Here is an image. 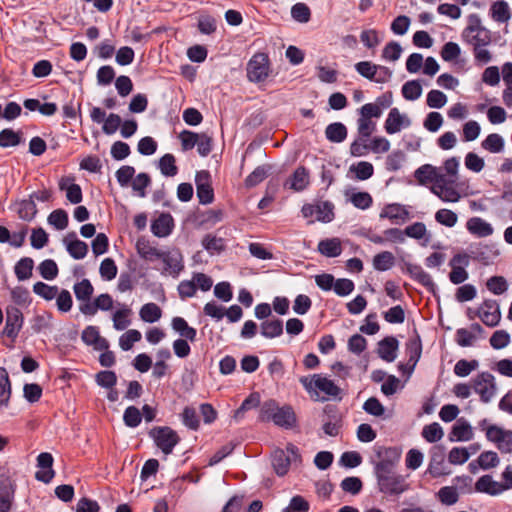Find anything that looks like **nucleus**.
Returning a JSON list of instances; mask_svg holds the SVG:
<instances>
[{
    "label": "nucleus",
    "instance_id": "obj_25",
    "mask_svg": "<svg viewBox=\"0 0 512 512\" xmlns=\"http://www.w3.org/2000/svg\"><path fill=\"white\" fill-rule=\"evenodd\" d=\"M347 128L341 122L329 124L325 129V136L332 143H341L347 138Z\"/></svg>",
    "mask_w": 512,
    "mask_h": 512
},
{
    "label": "nucleus",
    "instance_id": "obj_54",
    "mask_svg": "<svg viewBox=\"0 0 512 512\" xmlns=\"http://www.w3.org/2000/svg\"><path fill=\"white\" fill-rule=\"evenodd\" d=\"M38 270L40 275L46 280H53L58 275V266L52 259L42 261L38 266Z\"/></svg>",
    "mask_w": 512,
    "mask_h": 512
},
{
    "label": "nucleus",
    "instance_id": "obj_3",
    "mask_svg": "<svg viewBox=\"0 0 512 512\" xmlns=\"http://www.w3.org/2000/svg\"><path fill=\"white\" fill-rule=\"evenodd\" d=\"M148 435L165 455L171 454L180 442L178 433L169 426L153 427Z\"/></svg>",
    "mask_w": 512,
    "mask_h": 512
},
{
    "label": "nucleus",
    "instance_id": "obj_61",
    "mask_svg": "<svg viewBox=\"0 0 512 512\" xmlns=\"http://www.w3.org/2000/svg\"><path fill=\"white\" fill-rule=\"evenodd\" d=\"M435 220L446 227H453L458 221V216L449 209H440L435 213Z\"/></svg>",
    "mask_w": 512,
    "mask_h": 512
},
{
    "label": "nucleus",
    "instance_id": "obj_57",
    "mask_svg": "<svg viewBox=\"0 0 512 512\" xmlns=\"http://www.w3.org/2000/svg\"><path fill=\"white\" fill-rule=\"evenodd\" d=\"M291 16L299 23H307L311 18V11L305 3L299 2L292 6Z\"/></svg>",
    "mask_w": 512,
    "mask_h": 512
},
{
    "label": "nucleus",
    "instance_id": "obj_6",
    "mask_svg": "<svg viewBox=\"0 0 512 512\" xmlns=\"http://www.w3.org/2000/svg\"><path fill=\"white\" fill-rule=\"evenodd\" d=\"M472 387L483 403H489L497 392L495 377L489 372H482L475 376L472 379Z\"/></svg>",
    "mask_w": 512,
    "mask_h": 512
},
{
    "label": "nucleus",
    "instance_id": "obj_49",
    "mask_svg": "<svg viewBox=\"0 0 512 512\" xmlns=\"http://www.w3.org/2000/svg\"><path fill=\"white\" fill-rule=\"evenodd\" d=\"M21 142V133L15 132L10 128L3 129L0 132V146L14 147L17 146Z\"/></svg>",
    "mask_w": 512,
    "mask_h": 512
},
{
    "label": "nucleus",
    "instance_id": "obj_28",
    "mask_svg": "<svg viewBox=\"0 0 512 512\" xmlns=\"http://www.w3.org/2000/svg\"><path fill=\"white\" fill-rule=\"evenodd\" d=\"M318 251L327 257H337L342 252L341 243L337 238L322 240L318 244Z\"/></svg>",
    "mask_w": 512,
    "mask_h": 512
},
{
    "label": "nucleus",
    "instance_id": "obj_27",
    "mask_svg": "<svg viewBox=\"0 0 512 512\" xmlns=\"http://www.w3.org/2000/svg\"><path fill=\"white\" fill-rule=\"evenodd\" d=\"M172 328L178 332L183 338L194 342L196 340L197 331L195 328L190 327L187 321L182 317H174L172 319Z\"/></svg>",
    "mask_w": 512,
    "mask_h": 512
},
{
    "label": "nucleus",
    "instance_id": "obj_21",
    "mask_svg": "<svg viewBox=\"0 0 512 512\" xmlns=\"http://www.w3.org/2000/svg\"><path fill=\"white\" fill-rule=\"evenodd\" d=\"M173 228V218L168 213H162L151 224V231L157 237L168 236Z\"/></svg>",
    "mask_w": 512,
    "mask_h": 512
},
{
    "label": "nucleus",
    "instance_id": "obj_7",
    "mask_svg": "<svg viewBox=\"0 0 512 512\" xmlns=\"http://www.w3.org/2000/svg\"><path fill=\"white\" fill-rule=\"evenodd\" d=\"M269 57L265 53H256L247 64L249 81L259 83L269 76Z\"/></svg>",
    "mask_w": 512,
    "mask_h": 512
},
{
    "label": "nucleus",
    "instance_id": "obj_41",
    "mask_svg": "<svg viewBox=\"0 0 512 512\" xmlns=\"http://www.w3.org/2000/svg\"><path fill=\"white\" fill-rule=\"evenodd\" d=\"M59 189L62 191H66V198L72 204H78L82 201L83 195L81 187L76 183H71L70 185H66L64 180L62 179L59 183Z\"/></svg>",
    "mask_w": 512,
    "mask_h": 512
},
{
    "label": "nucleus",
    "instance_id": "obj_36",
    "mask_svg": "<svg viewBox=\"0 0 512 512\" xmlns=\"http://www.w3.org/2000/svg\"><path fill=\"white\" fill-rule=\"evenodd\" d=\"M202 245L210 254H219L226 248L225 240L212 234L204 236Z\"/></svg>",
    "mask_w": 512,
    "mask_h": 512
},
{
    "label": "nucleus",
    "instance_id": "obj_24",
    "mask_svg": "<svg viewBox=\"0 0 512 512\" xmlns=\"http://www.w3.org/2000/svg\"><path fill=\"white\" fill-rule=\"evenodd\" d=\"M406 349L409 356L407 365L410 366V369H414L422 352V343L418 334L408 340Z\"/></svg>",
    "mask_w": 512,
    "mask_h": 512
},
{
    "label": "nucleus",
    "instance_id": "obj_16",
    "mask_svg": "<svg viewBox=\"0 0 512 512\" xmlns=\"http://www.w3.org/2000/svg\"><path fill=\"white\" fill-rule=\"evenodd\" d=\"M414 176L420 184L433 183L436 185L443 180L445 175L441 174L436 167L425 164L415 171Z\"/></svg>",
    "mask_w": 512,
    "mask_h": 512
},
{
    "label": "nucleus",
    "instance_id": "obj_5",
    "mask_svg": "<svg viewBox=\"0 0 512 512\" xmlns=\"http://www.w3.org/2000/svg\"><path fill=\"white\" fill-rule=\"evenodd\" d=\"M300 382L309 393L319 390L330 397H337L341 393V389L332 380L320 374H314L311 378L302 377Z\"/></svg>",
    "mask_w": 512,
    "mask_h": 512
},
{
    "label": "nucleus",
    "instance_id": "obj_38",
    "mask_svg": "<svg viewBox=\"0 0 512 512\" xmlns=\"http://www.w3.org/2000/svg\"><path fill=\"white\" fill-rule=\"evenodd\" d=\"M395 263V257L392 252L383 251L373 258V266L378 271L389 270Z\"/></svg>",
    "mask_w": 512,
    "mask_h": 512
},
{
    "label": "nucleus",
    "instance_id": "obj_12",
    "mask_svg": "<svg viewBox=\"0 0 512 512\" xmlns=\"http://www.w3.org/2000/svg\"><path fill=\"white\" fill-rule=\"evenodd\" d=\"M453 183H455V179L447 180L446 176H444L441 182L433 185L432 192L442 201L457 202L460 199V194L451 186Z\"/></svg>",
    "mask_w": 512,
    "mask_h": 512
},
{
    "label": "nucleus",
    "instance_id": "obj_47",
    "mask_svg": "<svg viewBox=\"0 0 512 512\" xmlns=\"http://www.w3.org/2000/svg\"><path fill=\"white\" fill-rule=\"evenodd\" d=\"M48 223L57 230H64L68 226V214L63 209H56L48 216Z\"/></svg>",
    "mask_w": 512,
    "mask_h": 512
},
{
    "label": "nucleus",
    "instance_id": "obj_45",
    "mask_svg": "<svg viewBox=\"0 0 512 512\" xmlns=\"http://www.w3.org/2000/svg\"><path fill=\"white\" fill-rule=\"evenodd\" d=\"M334 205L329 201H323L316 204V217L321 222H331L334 219Z\"/></svg>",
    "mask_w": 512,
    "mask_h": 512
},
{
    "label": "nucleus",
    "instance_id": "obj_46",
    "mask_svg": "<svg viewBox=\"0 0 512 512\" xmlns=\"http://www.w3.org/2000/svg\"><path fill=\"white\" fill-rule=\"evenodd\" d=\"M443 461L444 448L442 446L433 447L431 461L429 465V470L433 475L439 476L442 474L440 466L442 465Z\"/></svg>",
    "mask_w": 512,
    "mask_h": 512
},
{
    "label": "nucleus",
    "instance_id": "obj_34",
    "mask_svg": "<svg viewBox=\"0 0 512 512\" xmlns=\"http://www.w3.org/2000/svg\"><path fill=\"white\" fill-rule=\"evenodd\" d=\"M131 314L132 310L127 306L115 311L112 316L113 327L118 331L125 330L131 324L129 319Z\"/></svg>",
    "mask_w": 512,
    "mask_h": 512
},
{
    "label": "nucleus",
    "instance_id": "obj_62",
    "mask_svg": "<svg viewBox=\"0 0 512 512\" xmlns=\"http://www.w3.org/2000/svg\"><path fill=\"white\" fill-rule=\"evenodd\" d=\"M478 365L479 363L477 360L468 361L465 359H461L455 364L454 373L459 377H466L472 371L476 370L478 368Z\"/></svg>",
    "mask_w": 512,
    "mask_h": 512
},
{
    "label": "nucleus",
    "instance_id": "obj_58",
    "mask_svg": "<svg viewBox=\"0 0 512 512\" xmlns=\"http://www.w3.org/2000/svg\"><path fill=\"white\" fill-rule=\"evenodd\" d=\"M487 289L495 295H501L508 289V283L503 276H492L487 280Z\"/></svg>",
    "mask_w": 512,
    "mask_h": 512
},
{
    "label": "nucleus",
    "instance_id": "obj_60",
    "mask_svg": "<svg viewBox=\"0 0 512 512\" xmlns=\"http://www.w3.org/2000/svg\"><path fill=\"white\" fill-rule=\"evenodd\" d=\"M142 420V415L140 410L135 406H129L125 409L123 415V421L126 426L130 428L137 427Z\"/></svg>",
    "mask_w": 512,
    "mask_h": 512
},
{
    "label": "nucleus",
    "instance_id": "obj_13",
    "mask_svg": "<svg viewBox=\"0 0 512 512\" xmlns=\"http://www.w3.org/2000/svg\"><path fill=\"white\" fill-rule=\"evenodd\" d=\"M37 465L42 470L36 472L35 478L44 483H49L54 477V470L52 469V455L48 452L40 453L37 457Z\"/></svg>",
    "mask_w": 512,
    "mask_h": 512
},
{
    "label": "nucleus",
    "instance_id": "obj_9",
    "mask_svg": "<svg viewBox=\"0 0 512 512\" xmlns=\"http://www.w3.org/2000/svg\"><path fill=\"white\" fill-rule=\"evenodd\" d=\"M197 197L201 204H210L214 200V192L211 187L210 173L206 170L198 171L195 176Z\"/></svg>",
    "mask_w": 512,
    "mask_h": 512
},
{
    "label": "nucleus",
    "instance_id": "obj_50",
    "mask_svg": "<svg viewBox=\"0 0 512 512\" xmlns=\"http://www.w3.org/2000/svg\"><path fill=\"white\" fill-rule=\"evenodd\" d=\"M421 434L427 442L434 443L443 437V429L439 423L434 422L424 426Z\"/></svg>",
    "mask_w": 512,
    "mask_h": 512
},
{
    "label": "nucleus",
    "instance_id": "obj_63",
    "mask_svg": "<svg viewBox=\"0 0 512 512\" xmlns=\"http://www.w3.org/2000/svg\"><path fill=\"white\" fill-rule=\"evenodd\" d=\"M117 271V266L112 258H105L100 264V275L107 281L114 279L117 275Z\"/></svg>",
    "mask_w": 512,
    "mask_h": 512
},
{
    "label": "nucleus",
    "instance_id": "obj_32",
    "mask_svg": "<svg viewBox=\"0 0 512 512\" xmlns=\"http://www.w3.org/2000/svg\"><path fill=\"white\" fill-rule=\"evenodd\" d=\"M139 315L144 322L154 323L161 318L162 310L155 303H146L141 307Z\"/></svg>",
    "mask_w": 512,
    "mask_h": 512
},
{
    "label": "nucleus",
    "instance_id": "obj_4",
    "mask_svg": "<svg viewBox=\"0 0 512 512\" xmlns=\"http://www.w3.org/2000/svg\"><path fill=\"white\" fill-rule=\"evenodd\" d=\"M378 489L388 496H399L409 489L404 476L398 473H389L376 476Z\"/></svg>",
    "mask_w": 512,
    "mask_h": 512
},
{
    "label": "nucleus",
    "instance_id": "obj_15",
    "mask_svg": "<svg viewBox=\"0 0 512 512\" xmlns=\"http://www.w3.org/2000/svg\"><path fill=\"white\" fill-rule=\"evenodd\" d=\"M398 347V340L393 336H387L379 341L377 353L384 361L393 362L397 357Z\"/></svg>",
    "mask_w": 512,
    "mask_h": 512
},
{
    "label": "nucleus",
    "instance_id": "obj_17",
    "mask_svg": "<svg viewBox=\"0 0 512 512\" xmlns=\"http://www.w3.org/2000/svg\"><path fill=\"white\" fill-rule=\"evenodd\" d=\"M507 489L508 486L494 481L490 475L481 476L475 484V490L477 492L487 493L489 495H498Z\"/></svg>",
    "mask_w": 512,
    "mask_h": 512
},
{
    "label": "nucleus",
    "instance_id": "obj_44",
    "mask_svg": "<svg viewBox=\"0 0 512 512\" xmlns=\"http://www.w3.org/2000/svg\"><path fill=\"white\" fill-rule=\"evenodd\" d=\"M481 145L485 150L491 153H499L504 148V140L499 134L492 133L482 141Z\"/></svg>",
    "mask_w": 512,
    "mask_h": 512
},
{
    "label": "nucleus",
    "instance_id": "obj_18",
    "mask_svg": "<svg viewBox=\"0 0 512 512\" xmlns=\"http://www.w3.org/2000/svg\"><path fill=\"white\" fill-rule=\"evenodd\" d=\"M468 232L478 238L488 237L493 234L494 228L481 217H472L466 222Z\"/></svg>",
    "mask_w": 512,
    "mask_h": 512
},
{
    "label": "nucleus",
    "instance_id": "obj_64",
    "mask_svg": "<svg viewBox=\"0 0 512 512\" xmlns=\"http://www.w3.org/2000/svg\"><path fill=\"white\" fill-rule=\"evenodd\" d=\"M340 486L344 492L357 495L362 490L363 483L359 477L350 476L344 478Z\"/></svg>",
    "mask_w": 512,
    "mask_h": 512
},
{
    "label": "nucleus",
    "instance_id": "obj_43",
    "mask_svg": "<svg viewBox=\"0 0 512 512\" xmlns=\"http://www.w3.org/2000/svg\"><path fill=\"white\" fill-rule=\"evenodd\" d=\"M260 404V396L258 393L250 394L235 411L234 418L240 420L244 417L246 411L258 407Z\"/></svg>",
    "mask_w": 512,
    "mask_h": 512
},
{
    "label": "nucleus",
    "instance_id": "obj_56",
    "mask_svg": "<svg viewBox=\"0 0 512 512\" xmlns=\"http://www.w3.org/2000/svg\"><path fill=\"white\" fill-rule=\"evenodd\" d=\"M269 167L267 166H258L255 170L250 173L245 179L246 187H254L261 183L268 176Z\"/></svg>",
    "mask_w": 512,
    "mask_h": 512
},
{
    "label": "nucleus",
    "instance_id": "obj_37",
    "mask_svg": "<svg viewBox=\"0 0 512 512\" xmlns=\"http://www.w3.org/2000/svg\"><path fill=\"white\" fill-rule=\"evenodd\" d=\"M158 167L161 173L166 177H173L178 173L176 159L174 155L170 153H167L160 158Z\"/></svg>",
    "mask_w": 512,
    "mask_h": 512
},
{
    "label": "nucleus",
    "instance_id": "obj_59",
    "mask_svg": "<svg viewBox=\"0 0 512 512\" xmlns=\"http://www.w3.org/2000/svg\"><path fill=\"white\" fill-rule=\"evenodd\" d=\"M151 184L150 176L147 173H139L132 181V188L141 198L146 196V188Z\"/></svg>",
    "mask_w": 512,
    "mask_h": 512
},
{
    "label": "nucleus",
    "instance_id": "obj_29",
    "mask_svg": "<svg viewBox=\"0 0 512 512\" xmlns=\"http://www.w3.org/2000/svg\"><path fill=\"white\" fill-rule=\"evenodd\" d=\"M407 272L415 281H417L421 285L427 288H432L434 286V282L431 276L427 272H425L421 266L408 264Z\"/></svg>",
    "mask_w": 512,
    "mask_h": 512
},
{
    "label": "nucleus",
    "instance_id": "obj_51",
    "mask_svg": "<svg viewBox=\"0 0 512 512\" xmlns=\"http://www.w3.org/2000/svg\"><path fill=\"white\" fill-rule=\"evenodd\" d=\"M142 338L141 333L136 329H130L119 338V346L124 351H129L135 342L140 341Z\"/></svg>",
    "mask_w": 512,
    "mask_h": 512
},
{
    "label": "nucleus",
    "instance_id": "obj_39",
    "mask_svg": "<svg viewBox=\"0 0 512 512\" xmlns=\"http://www.w3.org/2000/svg\"><path fill=\"white\" fill-rule=\"evenodd\" d=\"M309 183L308 171L305 167H298L291 178V188L295 191H302Z\"/></svg>",
    "mask_w": 512,
    "mask_h": 512
},
{
    "label": "nucleus",
    "instance_id": "obj_52",
    "mask_svg": "<svg viewBox=\"0 0 512 512\" xmlns=\"http://www.w3.org/2000/svg\"><path fill=\"white\" fill-rule=\"evenodd\" d=\"M33 292L45 300L49 301L54 299L58 294V287L57 286H50L44 282H36L33 285Z\"/></svg>",
    "mask_w": 512,
    "mask_h": 512
},
{
    "label": "nucleus",
    "instance_id": "obj_26",
    "mask_svg": "<svg viewBox=\"0 0 512 512\" xmlns=\"http://www.w3.org/2000/svg\"><path fill=\"white\" fill-rule=\"evenodd\" d=\"M260 333L265 338H276L283 333V322L280 319L265 320L260 325Z\"/></svg>",
    "mask_w": 512,
    "mask_h": 512
},
{
    "label": "nucleus",
    "instance_id": "obj_10",
    "mask_svg": "<svg viewBox=\"0 0 512 512\" xmlns=\"http://www.w3.org/2000/svg\"><path fill=\"white\" fill-rule=\"evenodd\" d=\"M23 325V314L17 307L10 306L6 310V322L3 334L15 340Z\"/></svg>",
    "mask_w": 512,
    "mask_h": 512
},
{
    "label": "nucleus",
    "instance_id": "obj_14",
    "mask_svg": "<svg viewBox=\"0 0 512 512\" xmlns=\"http://www.w3.org/2000/svg\"><path fill=\"white\" fill-rule=\"evenodd\" d=\"M81 339L85 344L93 346L95 350H107L109 348V342L100 335L96 326H87L82 332Z\"/></svg>",
    "mask_w": 512,
    "mask_h": 512
},
{
    "label": "nucleus",
    "instance_id": "obj_31",
    "mask_svg": "<svg viewBox=\"0 0 512 512\" xmlns=\"http://www.w3.org/2000/svg\"><path fill=\"white\" fill-rule=\"evenodd\" d=\"M380 218L405 221L408 218V211L400 204H389L381 211Z\"/></svg>",
    "mask_w": 512,
    "mask_h": 512
},
{
    "label": "nucleus",
    "instance_id": "obj_1",
    "mask_svg": "<svg viewBox=\"0 0 512 512\" xmlns=\"http://www.w3.org/2000/svg\"><path fill=\"white\" fill-rule=\"evenodd\" d=\"M463 40L473 47L475 60L480 64L491 61L490 52L484 47L491 43V32L481 24V19L473 14L469 16V24L462 32Z\"/></svg>",
    "mask_w": 512,
    "mask_h": 512
},
{
    "label": "nucleus",
    "instance_id": "obj_11",
    "mask_svg": "<svg viewBox=\"0 0 512 512\" xmlns=\"http://www.w3.org/2000/svg\"><path fill=\"white\" fill-rule=\"evenodd\" d=\"M160 259L164 263L162 274L176 278L184 269L183 257L178 251H163Z\"/></svg>",
    "mask_w": 512,
    "mask_h": 512
},
{
    "label": "nucleus",
    "instance_id": "obj_35",
    "mask_svg": "<svg viewBox=\"0 0 512 512\" xmlns=\"http://www.w3.org/2000/svg\"><path fill=\"white\" fill-rule=\"evenodd\" d=\"M272 465L279 476L287 473L290 466V459L283 450H276L272 456Z\"/></svg>",
    "mask_w": 512,
    "mask_h": 512
},
{
    "label": "nucleus",
    "instance_id": "obj_33",
    "mask_svg": "<svg viewBox=\"0 0 512 512\" xmlns=\"http://www.w3.org/2000/svg\"><path fill=\"white\" fill-rule=\"evenodd\" d=\"M11 396V383L8 372L5 368L0 367V405L8 406Z\"/></svg>",
    "mask_w": 512,
    "mask_h": 512
},
{
    "label": "nucleus",
    "instance_id": "obj_8",
    "mask_svg": "<svg viewBox=\"0 0 512 512\" xmlns=\"http://www.w3.org/2000/svg\"><path fill=\"white\" fill-rule=\"evenodd\" d=\"M476 316L488 327H495L501 320V312L495 300H485L476 311Z\"/></svg>",
    "mask_w": 512,
    "mask_h": 512
},
{
    "label": "nucleus",
    "instance_id": "obj_42",
    "mask_svg": "<svg viewBox=\"0 0 512 512\" xmlns=\"http://www.w3.org/2000/svg\"><path fill=\"white\" fill-rule=\"evenodd\" d=\"M73 290L78 301L90 300L94 292V288L88 279L75 283Z\"/></svg>",
    "mask_w": 512,
    "mask_h": 512
},
{
    "label": "nucleus",
    "instance_id": "obj_55",
    "mask_svg": "<svg viewBox=\"0 0 512 512\" xmlns=\"http://www.w3.org/2000/svg\"><path fill=\"white\" fill-rule=\"evenodd\" d=\"M354 207L366 210L371 207L373 203L372 196L368 192H354L349 198Z\"/></svg>",
    "mask_w": 512,
    "mask_h": 512
},
{
    "label": "nucleus",
    "instance_id": "obj_30",
    "mask_svg": "<svg viewBox=\"0 0 512 512\" xmlns=\"http://www.w3.org/2000/svg\"><path fill=\"white\" fill-rule=\"evenodd\" d=\"M34 261L32 258H21L14 267V272L19 281H24L32 276Z\"/></svg>",
    "mask_w": 512,
    "mask_h": 512
},
{
    "label": "nucleus",
    "instance_id": "obj_2",
    "mask_svg": "<svg viewBox=\"0 0 512 512\" xmlns=\"http://www.w3.org/2000/svg\"><path fill=\"white\" fill-rule=\"evenodd\" d=\"M259 420L261 422L273 421L275 425L291 429L296 425V415L289 405L279 407L275 400H268L261 405Z\"/></svg>",
    "mask_w": 512,
    "mask_h": 512
},
{
    "label": "nucleus",
    "instance_id": "obj_22",
    "mask_svg": "<svg viewBox=\"0 0 512 512\" xmlns=\"http://www.w3.org/2000/svg\"><path fill=\"white\" fill-rule=\"evenodd\" d=\"M136 250L141 258L147 261H154L160 259L162 252L145 238H139L136 242Z\"/></svg>",
    "mask_w": 512,
    "mask_h": 512
},
{
    "label": "nucleus",
    "instance_id": "obj_19",
    "mask_svg": "<svg viewBox=\"0 0 512 512\" xmlns=\"http://www.w3.org/2000/svg\"><path fill=\"white\" fill-rule=\"evenodd\" d=\"M409 125L410 120L402 115L398 108H392L385 121L384 128L388 134H395L399 132L403 126L408 127Z\"/></svg>",
    "mask_w": 512,
    "mask_h": 512
},
{
    "label": "nucleus",
    "instance_id": "obj_53",
    "mask_svg": "<svg viewBox=\"0 0 512 512\" xmlns=\"http://www.w3.org/2000/svg\"><path fill=\"white\" fill-rule=\"evenodd\" d=\"M37 213V207L33 199L22 200L19 204L18 215L21 219L30 221Z\"/></svg>",
    "mask_w": 512,
    "mask_h": 512
},
{
    "label": "nucleus",
    "instance_id": "obj_40",
    "mask_svg": "<svg viewBox=\"0 0 512 512\" xmlns=\"http://www.w3.org/2000/svg\"><path fill=\"white\" fill-rule=\"evenodd\" d=\"M492 18L500 23L507 22L510 18V11L507 2L500 0L491 6Z\"/></svg>",
    "mask_w": 512,
    "mask_h": 512
},
{
    "label": "nucleus",
    "instance_id": "obj_20",
    "mask_svg": "<svg viewBox=\"0 0 512 512\" xmlns=\"http://www.w3.org/2000/svg\"><path fill=\"white\" fill-rule=\"evenodd\" d=\"M66 244V249L71 257L74 259H83L88 252V245L77 239L76 234L74 232L70 233L67 238L64 240Z\"/></svg>",
    "mask_w": 512,
    "mask_h": 512
},
{
    "label": "nucleus",
    "instance_id": "obj_23",
    "mask_svg": "<svg viewBox=\"0 0 512 512\" xmlns=\"http://www.w3.org/2000/svg\"><path fill=\"white\" fill-rule=\"evenodd\" d=\"M473 437L471 426L464 421H457L449 434L450 441H469Z\"/></svg>",
    "mask_w": 512,
    "mask_h": 512
},
{
    "label": "nucleus",
    "instance_id": "obj_48",
    "mask_svg": "<svg viewBox=\"0 0 512 512\" xmlns=\"http://www.w3.org/2000/svg\"><path fill=\"white\" fill-rule=\"evenodd\" d=\"M403 97L407 100H417L422 94V87L419 81L410 80L402 86Z\"/></svg>",
    "mask_w": 512,
    "mask_h": 512
}]
</instances>
